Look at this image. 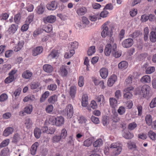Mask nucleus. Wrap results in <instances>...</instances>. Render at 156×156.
I'll use <instances>...</instances> for the list:
<instances>
[{
  "label": "nucleus",
  "instance_id": "412c9836",
  "mask_svg": "<svg viewBox=\"0 0 156 156\" xmlns=\"http://www.w3.org/2000/svg\"><path fill=\"white\" fill-rule=\"evenodd\" d=\"M38 145V143L36 142L33 144L31 146L30 151L31 154L32 155H34L35 154Z\"/></svg>",
  "mask_w": 156,
  "mask_h": 156
},
{
  "label": "nucleus",
  "instance_id": "09e8293b",
  "mask_svg": "<svg viewBox=\"0 0 156 156\" xmlns=\"http://www.w3.org/2000/svg\"><path fill=\"white\" fill-rule=\"evenodd\" d=\"M102 123L104 126H106L109 123V121L108 119L107 116H105L103 117L102 119Z\"/></svg>",
  "mask_w": 156,
  "mask_h": 156
},
{
  "label": "nucleus",
  "instance_id": "473e14b6",
  "mask_svg": "<svg viewBox=\"0 0 156 156\" xmlns=\"http://www.w3.org/2000/svg\"><path fill=\"white\" fill-rule=\"evenodd\" d=\"M34 15L33 14H31L29 15L25 21V23H27L29 24L33 21Z\"/></svg>",
  "mask_w": 156,
  "mask_h": 156
},
{
  "label": "nucleus",
  "instance_id": "2f4dec72",
  "mask_svg": "<svg viewBox=\"0 0 156 156\" xmlns=\"http://www.w3.org/2000/svg\"><path fill=\"white\" fill-rule=\"evenodd\" d=\"M60 73L61 75L63 76H66L67 74V72L65 67L62 66L60 68Z\"/></svg>",
  "mask_w": 156,
  "mask_h": 156
},
{
  "label": "nucleus",
  "instance_id": "69168bd1",
  "mask_svg": "<svg viewBox=\"0 0 156 156\" xmlns=\"http://www.w3.org/2000/svg\"><path fill=\"white\" fill-rule=\"evenodd\" d=\"M57 88V86L54 84H51L49 85L48 87V88L50 90H56Z\"/></svg>",
  "mask_w": 156,
  "mask_h": 156
},
{
  "label": "nucleus",
  "instance_id": "338daca9",
  "mask_svg": "<svg viewBox=\"0 0 156 156\" xmlns=\"http://www.w3.org/2000/svg\"><path fill=\"white\" fill-rule=\"evenodd\" d=\"M78 121L80 123L83 124L85 123L87 120L84 117L82 116L80 117Z\"/></svg>",
  "mask_w": 156,
  "mask_h": 156
},
{
  "label": "nucleus",
  "instance_id": "a18cd8bd",
  "mask_svg": "<svg viewBox=\"0 0 156 156\" xmlns=\"http://www.w3.org/2000/svg\"><path fill=\"white\" fill-rule=\"evenodd\" d=\"M53 107L52 105H48L46 108L45 110L47 113H51L53 111Z\"/></svg>",
  "mask_w": 156,
  "mask_h": 156
},
{
  "label": "nucleus",
  "instance_id": "774afa93",
  "mask_svg": "<svg viewBox=\"0 0 156 156\" xmlns=\"http://www.w3.org/2000/svg\"><path fill=\"white\" fill-rule=\"evenodd\" d=\"M150 39H156V32L152 31L150 33Z\"/></svg>",
  "mask_w": 156,
  "mask_h": 156
},
{
  "label": "nucleus",
  "instance_id": "3c124183",
  "mask_svg": "<svg viewBox=\"0 0 156 156\" xmlns=\"http://www.w3.org/2000/svg\"><path fill=\"white\" fill-rule=\"evenodd\" d=\"M29 24L28 23H25L21 27V30L23 32L27 31L29 28Z\"/></svg>",
  "mask_w": 156,
  "mask_h": 156
},
{
  "label": "nucleus",
  "instance_id": "f257e3e1",
  "mask_svg": "<svg viewBox=\"0 0 156 156\" xmlns=\"http://www.w3.org/2000/svg\"><path fill=\"white\" fill-rule=\"evenodd\" d=\"M102 31L101 35L103 37L105 38L107 36L111 37L112 35V27L110 22L107 21L102 26Z\"/></svg>",
  "mask_w": 156,
  "mask_h": 156
},
{
  "label": "nucleus",
  "instance_id": "8fccbe9b",
  "mask_svg": "<svg viewBox=\"0 0 156 156\" xmlns=\"http://www.w3.org/2000/svg\"><path fill=\"white\" fill-rule=\"evenodd\" d=\"M125 112V108L123 106L120 107L118 110V113L120 115L124 114Z\"/></svg>",
  "mask_w": 156,
  "mask_h": 156
},
{
  "label": "nucleus",
  "instance_id": "ea45409f",
  "mask_svg": "<svg viewBox=\"0 0 156 156\" xmlns=\"http://www.w3.org/2000/svg\"><path fill=\"white\" fill-rule=\"evenodd\" d=\"M21 19V16L20 14H17L15 15L14 20L15 22L17 24H18Z\"/></svg>",
  "mask_w": 156,
  "mask_h": 156
},
{
  "label": "nucleus",
  "instance_id": "6ab92c4d",
  "mask_svg": "<svg viewBox=\"0 0 156 156\" xmlns=\"http://www.w3.org/2000/svg\"><path fill=\"white\" fill-rule=\"evenodd\" d=\"M32 75L31 72L29 70L24 71L23 73L22 77L26 79H28L30 78Z\"/></svg>",
  "mask_w": 156,
  "mask_h": 156
},
{
  "label": "nucleus",
  "instance_id": "052dcab7",
  "mask_svg": "<svg viewBox=\"0 0 156 156\" xmlns=\"http://www.w3.org/2000/svg\"><path fill=\"white\" fill-rule=\"evenodd\" d=\"M151 108H153L156 107V98L153 99L150 104Z\"/></svg>",
  "mask_w": 156,
  "mask_h": 156
},
{
  "label": "nucleus",
  "instance_id": "7ed1b4c3",
  "mask_svg": "<svg viewBox=\"0 0 156 156\" xmlns=\"http://www.w3.org/2000/svg\"><path fill=\"white\" fill-rule=\"evenodd\" d=\"M58 3L56 1H52L49 2L46 5L47 9L49 10H54L58 7Z\"/></svg>",
  "mask_w": 156,
  "mask_h": 156
},
{
  "label": "nucleus",
  "instance_id": "4c0bfd02",
  "mask_svg": "<svg viewBox=\"0 0 156 156\" xmlns=\"http://www.w3.org/2000/svg\"><path fill=\"white\" fill-rule=\"evenodd\" d=\"M49 93L48 91L45 92L42 96L41 98L40 99V101L41 102H43L47 98L49 95Z\"/></svg>",
  "mask_w": 156,
  "mask_h": 156
},
{
  "label": "nucleus",
  "instance_id": "79ce46f5",
  "mask_svg": "<svg viewBox=\"0 0 156 156\" xmlns=\"http://www.w3.org/2000/svg\"><path fill=\"white\" fill-rule=\"evenodd\" d=\"M37 12L38 14H40L43 13L44 11V9L42 5H40L37 7Z\"/></svg>",
  "mask_w": 156,
  "mask_h": 156
},
{
  "label": "nucleus",
  "instance_id": "7c9ffc66",
  "mask_svg": "<svg viewBox=\"0 0 156 156\" xmlns=\"http://www.w3.org/2000/svg\"><path fill=\"white\" fill-rule=\"evenodd\" d=\"M34 133L35 137L37 138H39L41 136V131L40 130L37 128H36L35 129Z\"/></svg>",
  "mask_w": 156,
  "mask_h": 156
},
{
  "label": "nucleus",
  "instance_id": "13d9d810",
  "mask_svg": "<svg viewBox=\"0 0 156 156\" xmlns=\"http://www.w3.org/2000/svg\"><path fill=\"white\" fill-rule=\"evenodd\" d=\"M155 70V68L154 67H151L148 68L146 71L147 74H151L154 72Z\"/></svg>",
  "mask_w": 156,
  "mask_h": 156
},
{
  "label": "nucleus",
  "instance_id": "0e129e2a",
  "mask_svg": "<svg viewBox=\"0 0 156 156\" xmlns=\"http://www.w3.org/2000/svg\"><path fill=\"white\" fill-rule=\"evenodd\" d=\"M90 105L93 109H95L97 107V104L96 101L94 100L91 101Z\"/></svg>",
  "mask_w": 156,
  "mask_h": 156
},
{
  "label": "nucleus",
  "instance_id": "f8f14e48",
  "mask_svg": "<svg viewBox=\"0 0 156 156\" xmlns=\"http://www.w3.org/2000/svg\"><path fill=\"white\" fill-rule=\"evenodd\" d=\"M56 118L55 125L57 126H60L63 124L64 119L62 116H58Z\"/></svg>",
  "mask_w": 156,
  "mask_h": 156
},
{
  "label": "nucleus",
  "instance_id": "de8ad7c7",
  "mask_svg": "<svg viewBox=\"0 0 156 156\" xmlns=\"http://www.w3.org/2000/svg\"><path fill=\"white\" fill-rule=\"evenodd\" d=\"M32 108L31 106L26 107L24 108V112L27 114H30L32 112Z\"/></svg>",
  "mask_w": 156,
  "mask_h": 156
},
{
  "label": "nucleus",
  "instance_id": "72a5a7b5",
  "mask_svg": "<svg viewBox=\"0 0 156 156\" xmlns=\"http://www.w3.org/2000/svg\"><path fill=\"white\" fill-rule=\"evenodd\" d=\"M35 99L33 95H28L26 97L23 99L24 102H27L29 101H33Z\"/></svg>",
  "mask_w": 156,
  "mask_h": 156
},
{
  "label": "nucleus",
  "instance_id": "39448f33",
  "mask_svg": "<svg viewBox=\"0 0 156 156\" xmlns=\"http://www.w3.org/2000/svg\"><path fill=\"white\" fill-rule=\"evenodd\" d=\"M65 111L67 112V115L69 118H71L73 116V108L72 105L69 104L65 109Z\"/></svg>",
  "mask_w": 156,
  "mask_h": 156
},
{
  "label": "nucleus",
  "instance_id": "ddd939ff",
  "mask_svg": "<svg viewBox=\"0 0 156 156\" xmlns=\"http://www.w3.org/2000/svg\"><path fill=\"white\" fill-rule=\"evenodd\" d=\"M43 50V49L41 47H38L33 50V54L34 56H36L42 53Z\"/></svg>",
  "mask_w": 156,
  "mask_h": 156
},
{
  "label": "nucleus",
  "instance_id": "bf43d9fd",
  "mask_svg": "<svg viewBox=\"0 0 156 156\" xmlns=\"http://www.w3.org/2000/svg\"><path fill=\"white\" fill-rule=\"evenodd\" d=\"M52 30V27L51 25L48 24L47 26L45 29L44 30H44L47 33H49Z\"/></svg>",
  "mask_w": 156,
  "mask_h": 156
},
{
  "label": "nucleus",
  "instance_id": "bb28decb",
  "mask_svg": "<svg viewBox=\"0 0 156 156\" xmlns=\"http://www.w3.org/2000/svg\"><path fill=\"white\" fill-rule=\"evenodd\" d=\"M58 53L57 51L53 50L48 55V58H54L58 55Z\"/></svg>",
  "mask_w": 156,
  "mask_h": 156
},
{
  "label": "nucleus",
  "instance_id": "1a4fd4ad",
  "mask_svg": "<svg viewBox=\"0 0 156 156\" xmlns=\"http://www.w3.org/2000/svg\"><path fill=\"white\" fill-rule=\"evenodd\" d=\"M87 8L84 7H80L76 10V12L78 15L81 16L84 15L87 12Z\"/></svg>",
  "mask_w": 156,
  "mask_h": 156
},
{
  "label": "nucleus",
  "instance_id": "c9c22d12",
  "mask_svg": "<svg viewBox=\"0 0 156 156\" xmlns=\"http://www.w3.org/2000/svg\"><path fill=\"white\" fill-rule=\"evenodd\" d=\"M82 22L83 25V27H85L87 25L89 24V23L88 20L85 16L82 17Z\"/></svg>",
  "mask_w": 156,
  "mask_h": 156
},
{
  "label": "nucleus",
  "instance_id": "37998d69",
  "mask_svg": "<svg viewBox=\"0 0 156 156\" xmlns=\"http://www.w3.org/2000/svg\"><path fill=\"white\" fill-rule=\"evenodd\" d=\"M112 119L113 121L114 122H117L118 121H119V117L118 116V115H117V113H115L113 114L112 115Z\"/></svg>",
  "mask_w": 156,
  "mask_h": 156
},
{
  "label": "nucleus",
  "instance_id": "5701e85b",
  "mask_svg": "<svg viewBox=\"0 0 156 156\" xmlns=\"http://www.w3.org/2000/svg\"><path fill=\"white\" fill-rule=\"evenodd\" d=\"M70 94L71 97L73 98L76 93V87L75 86H71L70 87Z\"/></svg>",
  "mask_w": 156,
  "mask_h": 156
},
{
  "label": "nucleus",
  "instance_id": "20e7f679",
  "mask_svg": "<svg viewBox=\"0 0 156 156\" xmlns=\"http://www.w3.org/2000/svg\"><path fill=\"white\" fill-rule=\"evenodd\" d=\"M110 148H115L114 150V154L115 156L119 154L122 150V148L121 147L117 146L116 144L113 143L110 146Z\"/></svg>",
  "mask_w": 156,
  "mask_h": 156
},
{
  "label": "nucleus",
  "instance_id": "423d86ee",
  "mask_svg": "<svg viewBox=\"0 0 156 156\" xmlns=\"http://www.w3.org/2000/svg\"><path fill=\"white\" fill-rule=\"evenodd\" d=\"M56 20V17L54 15H50L47 17H44L43 20L44 23H52Z\"/></svg>",
  "mask_w": 156,
  "mask_h": 156
},
{
  "label": "nucleus",
  "instance_id": "4d7b16f0",
  "mask_svg": "<svg viewBox=\"0 0 156 156\" xmlns=\"http://www.w3.org/2000/svg\"><path fill=\"white\" fill-rule=\"evenodd\" d=\"M61 138L59 136H55L53 137L52 142L53 143L58 142L60 141Z\"/></svg>",
  "mask_w": 156,
  "mask_h": 156
},
{
  "label": "nucleus",
  "instance_id": "9d476101",
  "mask_svg": "<svg viewBox=\"0 0 156 156\" xmlns=\"http://www.w3.org/2000/svg\"><path fill=\"white\" fill-rule=\"evenodd\" d=\"M112 47L111 44H108L106 45L105 49V54L106 56H108L112 52Z\"/></svg>",
  "mask_w": 156,
  "mask_h": 156
},
{
  "label": "nucleus",
  "instance_id": "393cba45",
  "mask_svg": "<svg viewBox=\"0 0 156 156\" xmlns=\"http://www.w3.org/2000/svg\"><path fill=\"white\" fill-rule=\"evenodd\" d=\"M102 144V140L101 139H99L93 143V146L95 147H100Z\"/></svg>",
  "mask_w": 156,
  "mask_h": 156
},
{
  "label": "nucleus",
  "instance_id": "a19ab883",
  "mask_svg": "<svg viewBox=\"0 0 156 156\" xmlns=\"http://www.w3.org/2000/svg\"><path fill=\"white\" fill-rule=\"evenodd\" d=\"M40 85V84L38 82H32L31 83L30 85L31 89H35L38 87Z\"/></svg>",
  "mask_w": 156,
  "mask_h": 156
},
{
  "label": "nucleus",
  "instance_id": "c85d7f7f",
  "mask_svg": "<svg viewBox=\"0 0 156 156\" xmlns=\"http://www.w3.org/2000/svg\"><path fill=\"white\" fill-rule=\"evenodd\" d=\"M148 135L150 138L152 140H155L156 139V134L151 130L149 131Z\"/></svg>",
  "mask_w": 156,
  "mask_h": 156
},
{
  "label": "nucleus",
  "instance_id": "864d4df0",
  "mask_svg": "<svg viewBox=\"0 0 156 156\" xmlns=\"http://www.w3.org/2000/svg\"><path fill=\"white\" fill-rule=\"evenodd\" d=\"M83 77L82 76H80L79 77L78 85L79 86L81 87L83 86L84 84Z\"/></svg>",
  "mask_w": 156,
  "mask_h": 156
},
{
  "label": "nucleus",
  "instance_id": "c756f323",
  "mask_svg": "<svg viewBox=\"0 0 156 156\" xmlns=\"http://www.w3.org/2000/svg\"><path fill=\"white\" fill-rule=\"evenodd\" d=\"M75 53V51L74 50H72L70 51V52H66L65 53L64 57L66 58H69L71 57Z\"/></svg>",
  "mask_w": 156,
  "mask_h": 156
},
{
  "label": "nucleus",
  "instance_id": "6e6552de",
  "mask_svg": "<svg viewBox=\"0 0 156 156\" xmlns=\"http://www.w3.org/2000/svg\"><path fill=\"white\" fill-rule=\"evenodd\" d=\"M133 40H124L122 42V44L124 48H129L133 44Z\"/></svg>",
  "mask_w": 156,
  "mask_h": 156
},
{
  "label": "nucleus",
  "instance_id": "e433bc0d",
  "mask_svg": "<svg viewBox=\"0 0 156 156\" xmlns=\"http://www.w3.org/2000/svg\"><path fill=\"white\" fill-rule=\"evenodd\" d=\"M108 11L104 9L103 11L101 12L100 14V16L102 18L106 17L108 16Z\"/></svg>",
  "mask_w": 156,
  "mask_h": 156
},
{
  "label": "nucleus",
  "instance_id": "f03ea898",
  "mask_svg": "<svg viewBox=\"0 0 156 156\" xmlns=\"http://www.w3.org/2000/svg\"><path fill=\"white\" fill-rule=\"evenodd\" d=\"M150 90V87L149 86L146 85H143L141 87V91L140 90H136V93L137 94H142L144 97H145L149 94V91Z\"/></svg>",
  "mask_w": 156,
  "mask_h": 156
},
{
  "label": "nucleus",
  "instance_id": "f3484780",
  "mask_svg": "<svg viewBox=\"0 0 156 156\" xmlns=\"http://www.w3.org/2000/svg\"><path fill=\"white\" fill-rule=\"evenodd\" d=\"M109 102L110 106L113 108H115L117 106V100L114 98H109Z\"/></svg>",
  "mask_w": 156,
  "mask_h": 156
},
{
  "label": "nucleus",
  "instance_id": "4be33fe9",
  "mask_svg": "<svg viewBox=\"0 0 156 156\" xmlns=\"http://www.w3.org/2000/svg\"><path fill=\"white\" fill-rule=\"evenodd\" d=\"M57 96L54 95L50 97L48 99V102L49 104H54L57 101Z\"/></svg>",
  "mask_w": 156,
  "mask_h": 156
},
{
  "label": "nucleus",
  "instance_id": "dca6fc26",
  "mask_svg": "<svg viewBox=\"0 0 156 156\" xmlns=\"http://www.w3.org/2000/svg\"><path fill=\"white\" fill-rule=\"evenodd\" d=\"M88 96L87 94H84L82 96V104L83 107H86L88 104Z\"/></svg>",
  "mask_w": 156,
  "mask_h": 156
},
{
  "label": "nucleus",
  "instance_id": "c03bdc74",
  "mask_svg": "<svg viewBox=\"0 0 156 156\" xmlns=\"http://www.w3.org/2000/svg\"><path fill=\"white\" fill-rule=\"evenodd\" d=\"M92 143V140L90 139H87L84 142V145L87 147L90 146Z\"/></svg>",
  "mask_w": 156,
  "mask_h": 156
},
{
  "label": "nucleus",
  "instance_id": "6e6d98bb",
  "mask_svg": "<svg viewBox=\"0 0 156 156\" xmlns=\"http://www.w3.org/2000/svg\"><path fill=\"white\" fill-rule=\"evenodd\" d=\"M91 121L93 122L96 124H98L99 123V119L94 116H92L91 118Z\"/></svg>",
  "mask_w": 156,
  "mask_h": 156
},
{
  "label": "nucleus",
  "instance_id": "2eb2a0df",
  "mask_svg": "<svg viewBox=\"0 0 156 156\" xmlns=\"http://www.w3.org/2000/svg\"><path fill=\"white\" fill-rule=\"evenodd\" d=\"M18 26L16 25L13 24L11 25L8 30L10 34H13L17 30Z\"/></svg>",
  "mask_w": 156,
  "mask_h": 156
},
{
  "label": "nucleus",
  "instance_id": "e2e57ef3",
  "mask_svg": "<svg viewBox=\"0 0 156 156\" xmlns=\"http://www.w3.org/2000/svg\"><path fill=\"white\" fill-rule=\"evenodd\" d=\"M7 98V95L6 94H2L0 96V101H3L6 100Z\"/></svg>",
  "mask_w": 156,
  "mask_h": 156
},
{
  "label": "nucleus",
  "instance_id": "0eeeda50",
  "mask_svg": "<svg viewBox=\"0 0 156 156\" xmlns=\"http://www.w3.org/2000/svg\"><path fill=\"white\" fill-rule=\"evenodd\" d=\"M116 49V45L115 43L112 45V55L115 58L120 57L121 55V53L117 51Z\"/></svg>",
  "mask_w": 156,
  "mask_h": 156
},
{
  "label": "nucleus",
  "instance_id": "f704fd0d",
  "mask_svg": "<svg viewBox=\"0 0 156 156\" xmlns=\"http://www.w3.org/2000/svg\"><path fill=\"white\" fill-rule=\"evenodd\" d=\"M145 120L147 124L150 125L152 121L151 116L150 115H147L145 117Z\"/></svg>",
  "mask_w": 156,
  "mask_h": 156
},
{
  "label": "nucleus",
  "instance_id": "5fc2aeb1",
  "mask_svg": "<svg viewBox=\"0 0 156 156\" xmlns=\"http://www.w3.org/2000/svg\"><path fill=\"white\" fill-rule=\"evenodd\" d=\"M125 93L124 94V98L127 99L130 98L132 96V94L130 92H125Z\"/></svg>",
  "mask_w": 156,
  "mask_h": 156
},
{
  "label": "nucleus",
  "instance_id": "cd10ccee",
  "mask_svg": "<svg viewBox=\"0 0 156 156\" xmlns=\"http://www.w3.org/2000/svg\"><path fill=\"white\" fill-rule=\"evenodd\" d=\"M95 52V49L94 46L90 47L87 51V54L89 56H91Z\"/></svg>",
  "mask_w": 156,
  "mask_h": 156
},
{
  "label": "nucleus",
  "instance_id": "b1692460",
  "mask_svg": "<svg viewBox=\"0 0 156 156\" xmlns=\"http://www.w3.org/2000/svg\"><path fill=\"white\" fill-rule=\"evenodd\" d=\"M128 65V63L126 62L123 61L121 62L118 64V66L119 69H122L126 68Z\"/></svg>",
  "mask_w": 156,
  "mask_h": 156
},
{
  "label": "nucleus",
  "instance_id": "603ef678",
  "mask_svg": "<svg viewBox=\"0 0 156 156\" xmlns=\"http://www.w3.org/2000/svg\"><path fill=\"white\" fill-rule=\"evenodd\" d=\"M96 99L97 101L98 102H99L101 101H102L103 103L105 102L104 97L102 95H101L98 96L97 98Z\"/></svg>",
  "mask_w": 156,
  "mask_h": 156
},
{
  "label": "nucleus",
  "instance_id": "a211bd4d",
  "mask_svg": "<svg viewBox=\"0 0 156 156\" xmlns=\"http://www.w3.org/2000/svg\"><path fill=\"white\" fill-rule=\"evenodd\" d=\"M44 70L48 73H51L53 70V67L50 65L48 64L44 65L43 67Z\"/></svg>",
  "mask_w": 156,
  "mask_h": 156
},
{
  "label": "nucleus",
  "instance_id": "4468645a",
  "mask_svg": "<svg viewBox=\"0 0 156 156\" xmlns=\"http://www.w3.org/2000/svg\"><path fill=\"white\" fill-rule=\"evenodd\" d=\"M116 79V76L113 75L109 78L108 81L107 83L109 87H111L115 82Z\"/></svg>",
  "mask_w": 156,
  "mask_h": 156
},
{
  "label": "nucleus",
  "instance_id": "aec40b11",
  "mask_svg": "<svg viewBox=\"0 0 156 156\" xmlns=\"http://www.w3.org/2000/svg\"><path fill=\"white\" fill-rule=\"evenodd\" d=\"M13 131V129L12 128L9 127L7 128L4 131L3 135L5 136H8Z\"/></svg>",
  "mask_w": 156,
  "mask_h": 156
},
{
  "label": "nucleus",
  "instance_id": "a878e982",
  "mask_svg": "<svg viewBox=\"0 0 156 156\" xmlns=\"http://www.w3.org/2000/svg\"><path fill=\"white\" fill-rule=\"evenodd\" d=\"M141 81L142 82L149 83L151 81L150 77L147 75L143 76L141 79Z\"/></svg>",
  "mask_w": 156,
  "mask_h": 156
},
{
  "label": "nucleus",
  "instance_id": "49530a36",
  "mask_svg": "<svg viewBox=\"0 0 156 156\" xmlns=\"http://www.w3.org/2000/svg\"><path fill=\"white\" fill-rule=\"evenodd\" d=\"M137 126L135 122H133L130 123L128 126V129L130 130L133 129Z\"/></svg>",
  "mask_w": 156,
  "mask_h": 156
},
{
  "label": "nucleus",
  "instance_id": "9b49d317",
  "mask_svg": "<svg viewBox=\"0 0 156 156\" xmlns=\"http://www.w3.org/2000/svg\"><path fill=\"white\" fill-rule=\"evenodd\" d=\"M100 75L102 78L103 79L106 78L108 74V69L105 68H103L101 69L100 71Z\"/></svg>",
  "mask_w": 156,
  "mask_h": 156
},
{
  "label": "nucleus",
  "instance_id": "680f3d73",
  "mask_svg": "<svg viewBox=\"0 0 156 156\" xmlns=\"http://www.w3.org/2000/svg\"><path fill=\"white\" fill-rule=\"evenodd\" d=\"M67 135V131L66 129H63L62 130L61 137V138H65Z\"/></svg>",
  "mask_w": 156,
  "mask_h": 156
},
{
  "label": "nucleus",
  "instance_id": "58836bf2",
  "mask_svg": "<svg viewBox=\"0 0 156 156\" xmlns=\"http://www.w3.org/2000/svg\"><path fill=\"white\" fill-rule=\"evenodd\" d=\"M14 78V76H9L5 80V82L6 83H9L12 82Z\"/></svg>",
  "mask_w": 156,
  "mask_h": 156
}]
</instances>
